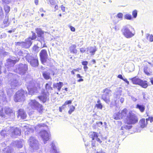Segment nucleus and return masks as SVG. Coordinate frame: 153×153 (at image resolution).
I'll use <instances>...</instances> for the list:
<instances>
[{"mask_svg":"<svg viewBox=\"0 0 153 153\" xmlns=\"http://www.w3.org/2000/svg\"><path fill=\"white\" fill-rule=\"evenodd\" d=\"M52 84V82L49 81L48 83L46 84L45 85V90L46 91L44 90H43L42 91V94L43 95L39 96V99L43 103L45 102L47 100L49 99V91L52 90V88L51 87Z\"/></svg>","mask_w":153,"mask_h":153,"instance_id":"1","label":"nucleus"},{"mask_svg":"<svg viewBox=\"0 0 153 153\" xmlns=\"http://www.w3.org/2000/svg\"><path fill=\"white\" fill-rule=\"evenodd\" d=\"M25 80L26 82L27 88L30 94L32 95L39 92V90L35 87V85L32 78H30L28 79L26 78L25 79Z\"/></svg>","mask_w":153,"mask_h":153,"instance_id":"2","label":"nucleus"},{"mask_svg":"<svg viewBox=\"0 0 153 153\" xmlns=\"http://www.w3.org/2000/svg\"><path fill=\"white\" fill-rule=\"evenodd\" d=\"M132 27L129 25L124 26L121 30L123 35L127 39H130L134 36L135 34V32H132L131 29Z\"/></svg>","mask_w":153,"mask_h":153,"instance_id":"3","label":"nucleus"},{"mask_svg":"<svg viewBox=\"0 0 153 153\" xmlns=\"http://www.w3.org/2000/svg\"><path fill=\"white\" fill-rule=\"evenodd\" d=\"M9 76L12 78L9 81V83L12 88L15 89L20 85L18 81L19 77L16 74H13L12 73H9L8 74Z\"/></svg>","mask_w":153,"mask_h":153,"instance_id":"4","label":"nucleus"},{"mask_svg":"<svg viewBox=\"0 0 153 153\" xmlns=\"http://www.w3.org/2000/svg\"><path fill=\"white\" fill-rule=\"evenodd\" d=\"M26 91L23 90H20L17 91L14 96V100L15 102L24 101L25 100V95H26Z\"/></svg>","mask_w":153,"mask_h":153,"instance_id":"5","label":"nucleus"},{"mask_svg":"<svg viewBox=\"0 0 153 153\" xmlns=\"http://www.w3.org/2000/svg\"><path fill=\"white\" fill-rule=\"evenodd\" d=\"M29 105L32 108L36 109L39 113H42L43 111L42 106L35 100H30L28 103Z\"/></svg>","mask_w":153,"mask_h":153,"instance_id":"6","label":"nucleus"},{"mask_svg":"<svg viewBox=\"0 0 153 153\" xmlns=\"http://www.w3.org/2000/svg\"><path fill=\"white\" fill-rule=\"evenodd\" d=\"M26 59L30 65L33 67H37L39 65V62L37 57L32 56V54L30 53L26 56Z\"/></svg>","mask_w":153,"mask_h":153,"instance_id":"7","label":"nucleus"},{"mask_svg":"<svg viewBox=\"0 0 153 153\" xmlns=\"http://www.w3.org/2000/svg\"><path fill=\"white\" fill-rule=\"evenodd\" d=\"M137 121V117L134 114L132 113L131 111H129L127 115L126 123L128 124H135Z\"/></svg>","mask_w":153,"mask_h":153,"instance_id":"8","label":"nucleus"},{"mask_svg":"<svg viewBox=\"0 0 153 153\" xmlns=\"http://www.w3.org/2000/svg\"><path fill=\"white\" fill-rule=\"evenodd\" d=\"M7 132L10 133V135L13 137H15L16 135H20L21 131L19 128L15 127H9L7 128Z\"/></svg>","mask_w":153,"mask_h":153,"instance_id":"9","label":"nucleus"},{"mask_svg":"<svg viewBox=\"0 0 153 153\" xmlns=\"http://www.w3.org/2000/svg\"><path fill=\"white\" fill-rule=\"evenodd\" d=\"M30 146L33 150H36L39 148V144L38 141L34 137H31L28 140Z\"/></svg>","mask_w":153,"mask_h":153,"instance_id":"10","label":"nucleus"},{"mask_svg":"<svg viewBox=\"0 0 153 153\" xmlns=\"http://www.w3.org/2000/svg\"><path fill=\"white\" fill-rule=\"evenodd\" d=\"M32 42L31 41L30 38L26 39L25 42H16L15 44L16 45H19L22 48H28L31 45Z\"/></svg>","mask_w":153,"mask_h":153,"instance_id":"11","label":"nucleus"},{"mask_svg":"<svg viewBox=\"0 0 153 153\" xmlns=\"http://www.w3.org/2000/svg\"><path fill=\"white\" fill-rule=\"evenodd\" d=\"M111 91L108 88H106L103 90L104 94L102 95V99H103L106 103H109L110 96Z\"/></svg>","mask_w":153,"mask_h":153,"instance_id":"12","label":"nucleus"},{"mask_svg":"<svg viewBox=\"0 0 153 153\" xmlns=\"http://www.w3.org/2000/svg\"><path fill=\"white\" fill-rule=\"evenodd\" d=\"M39 135L43 140L44 144H45L50 139V133L45 130H42L40 132Z\"/></svg>","mask_w":153,"mask_h":153,"instance_id":"13","label":"nucleus"},{"mask_svg":"<svg viewBox=\"0 0 153 153\" xmlns=\"http://www.w3.org/2000/svg\"><path fill=\"white\" fill-rule=\"evenodd\" d=\"M27 70V65L26 64H20L17 68V72L22 75L25 74Z\"/></svg>","mask_w":153,"mask_h":153,"instance_id":"14","label":"nucleus"},{"mask_svg":"<svg viewBox=\"0 0 153 153\" xmlns=\"http://www.w3.org/2000/svg\"><path fill=\"white\" fill-rule=\"evenodd\" d=\"M41 60L42 64H44L48 59V55L46 50H42L39 53Z\"/></svg>","mask_w":153,"mask_h":153,"instance_id":"15","label":"nucleus"},{"mask_svg":"<svg viewBox=\"0 0 153 153\" xmlns=\"http://www.w3.org/2000/svg\"><path fill=\"white\" fill-rule=\"evenodd\" d=\"M89 137L91 138L93 140H96L100 143H101L102 141L98 137V135L97 132H91L89 134Z\"/></svg>","mask_w":153,"mask_h":153,"instance_id":"16","label":"nucleus"},{"mask_svg":"<svg viewBox=\"0 0 153 153\" xmlns=\"http://www.w3.org/2000/svg\"><path fill=\"white\" fill-rule=\"evenodd\" d=\"M19 59L13 60L11 59H9L7 60V62L5 64V66L8 68L13 67L16 63L19 61Z\"/></svg>","mask_w":153,"mask_h":153,"instance_id":"17","label":"nucleus"},{"mask_svg":"<svg viewBox=\"0 0 153 153\" xmlns=\"http://www.w3.org/2000/svg\"><path fill=\"white\" fill-rule=\"evenodd\" d=\"M27 114L23 109H19L18 112V118L24 119L26 118Z\"/></svg>","mask_w":153,"mask_h":153,"instance_id":"18","label":"nucleus"},{"mask_svg":"<svg viewBox=\"0 0 153 153\" xmlns=\"http://www.w3.org/2000/svg\"><path fill=\"white\" fill-rule=\"evenodd\" d=\"M23 129L25 131V134H29L30 133H32L33 131V129L29 125L25 126Z\"/></svg>","mask_w":153,"mask_h":153,"instance_id":"19","label":"nucleus"},{"mask_svg":"<svg viewBox=\"0 0 153 153\" xmlns=\"http://www.w3.org/2000/svg\"><path fill=\"white\" fill-rule=\"evenodd\" d=\"M36 32L38 34V37L40 38L39 41L41 43H42L43 41V37L42 35L44 33L40 28H37L36 29Z\"/></svg>","mask_w":153,"mask_h":153,"instance_id":"20","label":"nucleus"},{"mask_svg":"<svg viewBox=\"0 0 153 153\" xmlns=\"http://www.w3.org/2000/svg\"><path fill=\"white\" fill-rule=\"evenodd\" d=\"M97 51L96 47H89L87 48V53H91L92 55L95 54V52Z\"/></svg>","mask_w":153,"mask_h":153,"instance_id":"21","label":"nucleus"},{"mask_svg":"<svg viewBox=\"0 0 153 153\" xmlns=\"http://www.w3.org/2000/svg\"><path fill=\"white\" fill-rule=\"evenodd\" d=\"M13 145L19 148H21L23 145V140L15 141L13 143Z\"/></svg>","mask_w":153,"mask_h":153,"instance_id":"22","label":"nucleus"},{"mask_svg":"<svg viewBox=\"0 0 153 153\" xmlns=\"http://www.w3.org/2000/svg\"><path fill=\"white\" fill-rule=\"evenodd\" d=\"M143 70L145 73L148 76H150L153 74L152 70L147 66H145Z\"/></svg>","mask_w":153,"mask_h":153,"instance_id":"23","label":"nucleus"},{"mask_svg":"<svg viewBox=\"0 0 153 153\" xmlns=\"http://www.w3.org/2000/svg\"><path fill=\"white\" fill-rule=\"evenodd\" d=\"M17 53L19 56H25L26 59V56L28 54H30L28 53V51L25 50H19L17 52Z\"/></svg>","mask_w":153,"mask_h":153,"instance_id":"24","label":"nucleus"},{"mask_svg":"<svg viewBox=\"0 0 153 153\" xmlns=\"http://www.w3.org/2000/svg\"><path fill=\"white\" fill-rule=\"evenodd\" d=\"M62 86L63 83L60 82L53 84L54 88H57L59 91H60Z\"/></svg>","mask_w":153,"mask_h":153,"instance_id":"25","label":"nucleus"},{"mask_svg":"<svg viewBox=\"0 0 153 153\" xmlns=\"http://www.w3.org/2000/svg\"><path fill=\"white\" fill-rule=\"evenodd\" d=\"M129 79L132 81L133 84L139 85L141 80V79L138 78L137 77H135L132 78H130Z\"/></svg>","mask_w":153,"mask_h":153,"instance_id":"26","label":"nucleus"},{"mask_svg":"<svg viewBox=\"0 0 153 153\" xmlns=\"http://www.w3.org/2000/svg\"><path fill=\"white\" fill-rule=\"evenodd\" d=\"M51 147L50 151L51 153H59V152L57 151L56 147L53 143L51 145Z\"/></svg>","mask_w":153,"mask_h":153,"instance_id":"27","label":"nucleus"},{"mask_svg":"<svg viewBox=\"0 0 153 153\" xmlns=\"http://www.w3.org/2000/svg\"><path fill=\"white\" fill-rule=\"evenodd\" d=\"M147 123V120L146 119V120L145 119H143L140 120L139 122L140 124L141 128H144L146 126Z\"/></svg>","mask_w":153,"mask_h":153,"instance_id":"28","label":"nucleus"},{"mask_svg":"<svg viewBox=\"0 0 153 153\" xmlns=\"http://www.w3.org/2000/svg\"><path fill=\"white\" fill-rule=\"evenodd\" d=\"M76 46L75 45H72L70 48V51L71 52L74 53H77V50L76 49Z\"/></svg>","mask_w":153,"mask_h":153,"instance_id":"29","label":"nucleus"},{"mask_svg":"<svg viewBox=\"0 0 153 153\" xmlns=\"http://www.w3.org/2000/svg\"><path fill=\"white\" fill-rule=\"evenodd\" d=\"M113 118L115 120H119L122 118V117L121 116L120 113L119 112L116 113L113 115Z\"/></svg>","mask_w":153,"mask_h":153,"instance_id":"30","label":"nucleus"},{"mask_svg":"<svg viewBox=\"0 0 153 153\" xmlns=\"http://www.w3.org/2000/svg\"><path fill=\"white\" fill-rule=\"evenodd\" d=\"M136 108L139 109L141 112H143L144 111L145 106L144 105L138 104L136 105Z\"/></svg>","mask_w":153,"mask_h":153,"instance_id":"31","label":"nucleus"},{"mask_svg":"<svg viewBox=\"0 0 153 153\" xmlns=\"http://www.w3.org/2000/svg\"><path fill=\"white\" fill-rule=\"evenodd\" d=\"M9 127H7L6 129H4V130H2L1 132V136H4V137H5V136H7V134H10V133H9V132H7L8 130L7 128Z\"/></svg>","mask_w":153,"mask_h":153,"instance_id":"32","label":"nucleus"},{"mask_svg":"<svg viewBox=\"0 0 153 153\" xmlns=\"http://www.w3.org/2000/svg\"><path fill=\"white\" fill-rule=\"evenodd\" d=\"M142 87L144 88H146L148 86V85L147 83V81H143L141 80V82L139 84Z\"/></svg>","mask_w":153,"mask_h":153,"instance_id":"33","label":"nucleus"},{"mask_svg":"<svg viewBox=\"0 0 153 153\" xmlns=\"http://www.w3.org/2000/svg\"><path fill=\"white\" fill-rule=\"evenodd\" d=\"M5 113L7 114H13L12 113V110L11 109L8 107H5L4 108Z\"/></svg>","mask_w":153,"mask_h":153,"instance_id":"34","label":"nucleus"},{"mask_svg":"<svg viewBox=\"0 0 153 153\" xmlns=\"http://www.w3.org/2000/svg\"><path fill=\"white\" fill-rule=\"evenodd\" d=\"M116 92L115 93V95H114V97H115L117 96V98L119 97V96L121 95V93L122 92V90L121 88H117L116 89Z\"/></svg>","mask_w":153,"mask_h":153,"instance_id":"35","label":"nucleus"},{"mask_svg":"<svg viewBox=\"0 0 153 153\" xmlns=\"http://www.w3.org/2000/svg\"><path fill=\"white\" fill-rule=\"evenodd\" d=\"M50 73L48 72H44L43 73V76L44 78L46 79H51V77L50 76Z\"/></svg>","mask_w":153,"mask_h":153,"instance_id":"36","label":"nucleus"},{"mask_svg":"<svg viewBox=\"0 0 153 153\" xmlns=\"http://www.w3.org/2000/svg\"><path fill=\"white\" fill-rule=\"evenodd\" d=\"M147 39L150 42H153V35L152 34H150L149 33L147 34L146 35Z\"/></svg>","mask_w":153,"mask_h":153,"instance_id":"37","label":"nucleus"},{"mask_svg":"<svg viewBox=\"0 0 153 153\" xmlns=\"http://www.w3.org/2000/svg\"><path fill=\"white\" fill-rule=\"evenodd\" d=\"M128 113V111L127 109L126 108L124 109L123 110H122L121 113H120L121 116L122 117V118L125 116H126L127 114V113Z\"/></svg>","mask_w":153,"mask_h":153,"instance_id":"38","label":"nucleus"},{"mask_svg":"<svg viewBox=\"0 0 153 153\" xmlns=\"http://www.w3.org/2000/svg\"><path fill=\"white\" fill-rule=\"evenodd\" d=\"M124 17L125 19L129 20H131L133 18L131 15L129 13H127L125 15Z\"/></svg>","mask_w":153,"mask_h":153,"instance_id":"39","label":"nucleus"},{"mask_svg":"<svg viewBox=\"0 0 153 153\" xmlns=\"http://www.w3.org/2000/svg\"><path fill=\"white\" fill-rule=\"evenodd\" d=\"M4 18V15L2 11V9L0 7V22L2 21Z\"/></svg>","mask_w":153,"mask_h":153,"instance_id":"40","label":"nucleus"},{"mask_svg":"<svg viewBox=\"0 0 153 153\" xmlns=\"http://www.w3.org/2000/svg\"><path fill=\"white\" fill-rule=\"evenodd\" d=\"M39 48L36 45H34L33 48V50L35 53H37L39 51Z\"/></svg>","mask_w":153,"mask_h":153,"instance_id":"41","label":"nucleus"},{"mask_svg":"<svg viewBox=\"0 0 153 153\" xmlns=\"http://www.w3.org/2000/svg\"><path fill=\"white\" fill-rule=\"evenodd\" d=\"M1 94H0V99L4 100L6 97L4 95V92L3 91H0Z\"/></svg>","mask_w":153,"mask_h":153,"instance_id":"42","label":"nucleus"},{"mask_svg":"<svg viewBox=\"0 0 153 153\" xmlns=\"http://www.w3.org/2000/svg\"><path fill=\"white\" fill-rule=\"evenodd\" d=\"M3 151L4 152H6L7 153H10L11 152V149L10 147L9 146L7 147L4 149H3Z\"/></svg>","mask_w":153,"mask_h":153,"instance_id":"43","label":"nucleus"},{"mask_svg":"<svg viewBox=\"0 0 153 153\" xmlns=\"http://www.w3.org/2000/svg\"><path fill=\"white\" fill-rule=\"evenodd\" d=\"M4 8L5 12L6 13H8L10 10V7L7 5H5Z\"/></svg>","mask_w":153,"mask_h":153,"instance_id":"44","label":"nucleus"},{"mask_svg":"<svg viewBox=\"0 0 153 153\" xmlns=\"http://www.w3.org/2000/svg\"><path fill=\"white\" fill-rule=\"evenodd\" d=\"M75 109V107L73 106H70V109L68 111V113L69 114H71V113L74 111Z\"/></svg>","mask_w":153,"mask_h":153,"instance_id":"45","label":"nucleus"},{"mask_svg":"<svg viewBox=\"0 0 153 153\" xmlns=\"http://www.w3.org/2000/svg\"><path fill=\"white\" fill-rule=\"evenodd\" d=\"M137 12L136 10H134L132 12V15L133 18H135L137 17Z\"/></svg>","mask_w":153,"mask_h":153,"instance_id":"46","label":"nucleus"},{"mask_svg":"<svg viewBox=\"0 0 153 153\" xmlns=\"http://www.w3.org/2000/svg\"><path fill=\"white\" fill-rule=\"evenodd\" d=\"M131 128V126H123L121 127V129L123 130L124 128H125L126 129H129Z\"/></svg>","mask_w":153,"mask_h":153,"instance_id":"47","label":"nucleus"},{"mask_svg":"<svg viewBox=\"0 0 153 153\" xmlns=\"http://www.w3.org/2000/svg\"><path fill=\"white\" fill-rule=\"evenodd\" d=\"M4 115L3 109L1 107H0V116L1 117H4Z\"/></svg>","mask_w":153,"mask_h":153,"instance_id":"48","label":"nucleus"},{"mask_svg":"<svg viewBox=\"0 0 153 153\" xmlns=\"http://www.w3.org/2000/svg\"><path fill=\"white\" fill-rule=\"evenodd\" d=\"M117 16L121 20L123 19V15L122 13H119L117 15Z\"/></svg>","mask_w":153,"mask_h":153,"instance_id":"49","label":"nucleus"},{"mask_svg":"<svg viewBox=\"0 0 153 153\" xmlns=\"http://www.w3.org/2000/svg\"><path fill=\"white\" fill-rule=\"evenodd\" d=\"M36 34L33 33L32 37H30L28 38H30V39H31V41H32V40L36 39Z\"/></svg>","mask_w":153,"mask_h":153,"instance_id":"50","label":"nucleus"},{"mask_svg":"<svg viewBox=\"0 0 153 153\" xmlns=\"http://www.w3.org/2000/svg\"><path fill=\"white\" fill-rule=\"evenodd\" d=\"M71 102H72V101L71 100L66 101L65 102L64 105L62 106V108H64V106L65 105H67L68 104H71Z\"/></svg>","mask_w":153,"mask_h":153,"instance_id":"51","label":"nucleus"},{"mask_svg":"<svg viewBox=\"0 0 153 153\" xmlns=\"http://www.w3.org/2000/svg\"><path fill=\"white\" fill-rule=\"evenodd\" d=\"M50 2L51 7H53L56 4L55 1L54 0H50Z\"/></svg>","mask_w":153,"mask_h":153,"instance_id":"52","label":"nucleus"},{"mask_svg":"<svg viewBox=\"0 0 153 153\" xmlns=\"http://www.w3.org/2000/svg\"><path fill=\"white\" fill-rule=\"evenodd\" d=\"M96 106L98 108L100 109H102V106L101 103L96 104Z\"/></svg>","mask_w":153,"mask_h":153,"instance_id":"53","label":"nucleus"},{"mask_svg":"<svg viewBox=\"0 0 153 153\" xmlns=\"http://www.w3.org/2000/svg\"><path fill=\"white\" fill-rule=\"evenodd\" d=\"M8 20V17L7 16H5V18L4 19L3 21V23L4 24L7 23V22Z\"/></svg>","mask_w":153,"mask_h":153,"instance_id":"54","label":"nucleus"},{"mask_svg":"<svg viewBox=\"0 0 153 153\" xmlns=\"http://www.w3.org/2000/svg\"><path fill=\"white\" fill-rule=\"evenodd\" d=\"M3 2L6 3L8 4L10 2L11 0H2Z\"/></svg>","mask_w":153,"mask_h":153,"instance_id":"55","label":"nucleus"},{"mask_svg":"<svg viewBox=\"0 0 153 153\" xmlns=\"http://www.w3.org/2000/svg\"><path fill=\"white\" fill-rule=\"evenodd\" d=\"M88 62L87 61H83L82 62V64L84 66L87 65L88 64Z\"/></svg>","mask_w":153,"mask_h":153,"instance_id":"56","label":"nucleus"},{"mask_svg":"<svg viewBox=\"0 0 153 153\" xmlns=\"http://www.w3.org/2000/svg\"><path fill=\"white\" fill-rule=\"evenodd\" d=\"M147 121L150 120V122L151 123L153 121V117H149L148 119H146Z\"/></svg>","mask_w":153,"mask_h":153,"instance_id":"57","label":"nucleus"},{"mask_svg":"<svg viewBox=\"0 0 153 153\" xmlns=\"http://www.w3.org/2000/svg\"><path fill=\"white\" fill-rule=\"evenodd\" d=\"M70 28L71 31L73 32H74L75 31V28L74 27H73V26H71L70 27Z\"/></svg>","mask_w":153,"mask_h":153,"instance_id":"58","label":"nucleus"},{"mask_svg":"<svg viewBox=\"0 0 153 153\" xmlns=\"http://www.w3.org/2000/svg\"><path fill=\"white\" fill-rule=\"evenodd\" d=\"M44 124H39V125H37L36 126V127L38 128V127H41L42 126H44Z\"/></svg>","mask_w":153,"mask_h":153,"instance_id":"59","label":"nucleus"},{"mask_svg":"<svg viewBox=\"0 0 153 153\" xmlns=\"http://www.w3.org/2000/svg\"><path fill=\"white\" fill-rule=\"evenodd\" d=\"M85 51V50L84 48H82L80 49V51L81 53H84Z\"/></svg>","mask_w":153,"mask_h":153,"instance_id":"60","label":"nucleus"},{"mask_svg":"<svg viewBox=\"0 0 153 153\" xmlns=\"http://www.w3.org/2000/svg\"><path fill=\"white\" fill-rule=\"evenodd\" d=\"M122 80H123L125 82H126L128 84H129V82L127 80V79L126 78H123Z\"/></svg>","mask_w":153,"mask_h":153,"instance_id":"61","label":"nucleus"},{"mask_svg":"<svg viewBox=\"0 0 153 153\" xmlns=\"http://www.w3.org/2000/svg\"><path fill=\"white\" fill-rule=\"evenodd\" d=\"M61 9L63 12H65V7L63 6V5H62L61 6Z\"/></svg>","mask_w":153,"mask_h":153,"instance_id":"62","label":"nucleus"},{"mask_svg":"<svg viewBox=\"0 0 153 153\" xmlns=\"http://www.w3.org/2000/svg\"><path fill=\"white\" fill-rule=\"evenodd\" d=\"M96 153H105L104 151H103L102 149L99 151H97Z\"/></svg>","mask_w":153,"mask_h":153,"instance_id":"63","label":"nucleus"},{"mask_svg":"<svg viewBox=\"0 0 153 153\" xmlns=\"http://www.w3.org/2000/svg\"><path fill=\"white\" fill-rule=\"evenodd\" d=\"M131 98L132 100L134 102H135L137 100V99L136 98L134 97H132Z\"/></svg>","mask_w":153,"mask_h":153,"instance_id":"64","label":"nucleus"}]
</instances>
